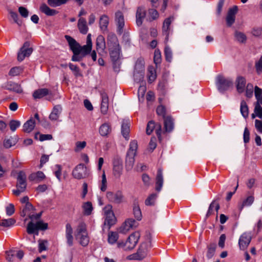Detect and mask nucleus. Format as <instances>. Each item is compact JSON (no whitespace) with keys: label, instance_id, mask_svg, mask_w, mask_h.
Masks as SVG:
<instances>
[{"label":"nucleus","instance_id":"f257e3e1","mask_svg":"<svg viewBox=\"0 0 262 262\" xmlns=\"http://www.w3.org/2000/svg\"><path fill=\"white\" fill-rule=\"evenodd\" d=\"M151 235L149 232H147L145 236V241L143 242L139 248L137 252L133 254L130 259L142 260L147 255L149 249L151 247Z\"/></svg>","mask_w":262,"mask_h":262},{"label":"nucleus","instance_id":"f03ea898","mask_svg":"<svg viewBox=\"0 0 262 262\" xmlns=\"http://www.w3.org/2000/svg\"><path fill=\"white\" fill-rule=\"evenodd\" d=\"M75 236L76 240L82 246H86L89 243L90 238L86 230V226L84 222H80L77 226Z\"/></svg>","mask_w":262,"mask_h":262},{"label":"nucleus","instance_id":"7ed1b4c3","mask_svg":"<svg viewBox=\"0 0 262 262\" xmlns=\"http://www.w3.org/2000/svg\"><path fill=\"white\" fill-rule=\"evenodd\" d=\"M138 148V143L136 140H133L130 142L129 148L127 151L126 160L125 167L127 170H131L134 165L135 157Z\"/></svg>","mask_w":262,"mask_h":262},{"label":"nucleus","instance_id":"20e7f679","mask_svg":"<svg viewBox=\"0 0 262 262\" xmlns=\"http://www.w3.org/2000/svg\"><path fill=\"white\" fill-rule=\"evenodd\" d=\"M140 237V233L138 231H136L128 236L125 243L118 242L117 243L118 247L119 248H123L124 250H132L136 246Z\"/></svg>","mask_w":262,"mask_h":262},{"label":"nucleus","instance_id":"39448f33","mask_svg":"<svg viewBox=\"0 0 262 262\" xmlns=\"http://www.w3.org/2000/svg\"><path fill=\"white\" fill-rule=\"evenodd\" d=\"M216 85L221 93L227 91L233 85V81L230 78H226L222 75H218L216 78Z\"/></svg>","mask_w":262,"mask_h":262},{"label":"nucleus","instance_id":"423d86ee","mask_svg":"<svg viewBox=\"0 0 262 262\" xmlns=\"http://www.w3.org/2000/svg\"><path fill=\"white\" fill-rule=\"evenodd\" d=\"M106 197L110 202L120 204L124 202V196L122 191H107Z\"/></svg>","mask_w":262,"mask_h":262},{"label":"nucleus","instance_id":"0eeeda50","mask_svg":"<svg viewBox=\"0 0 262 262\" xmlns=\"http://www.w3.org/2000/svg\"><path fill=\"white\" fill-rule=\"evenodd\" d=\"M254 94L257 99L255 104V112L257 113V117L262 119V89L255 86Z\"/></svg>","mask_w":262,"mask_h":262},{"label":"nucleus","instance_id":"6e6552de","mask_svg":"<svg viewBox=\"0 0 262 262\" xmlns=\"http://www.w3.org/2000/svg\"><path fill=\"white\" fill-rule=\"evenodd\" d=\"M72 175L74 178L79 180L88 177L89 172L86 167L83 164H80L74 169Z\"/></svg>","mask_w":262,"mask_h":262},{"label":"nucleus","instance_id":"1a4fd4ad","mask_svg":"<svg viewBox=\"0 0 262 262\" xmlns=\"http://www.w3.org/2000/svg\"><path fill=\"white\" fill-rule=\"evenodd\" d=\"M33 49L30 47V42L26 41L17 54V60L23 61L26 57H29L32 53Z\"/></svg>","mask_w":262,"mask_h":262},{"label":"nucleus","instance_id":"9d476101","mask_svg":"<svg viewBox=\"0 0 262 262\" xmlns=\"http://www.w3.org/2000/svg\"><path fill=\"white\" fill-rule=\"evenodd\" d=\"M138 224L133 219H128L119 228L118 231L123 234H126L130 229L136 228Z\"/></svg>","mask_w":262,"mask_h":262},{"label":"nucleus","instance_id":"9b49d317","mask_svg":"<svg viewBox=\"0 0 262 262\" xmlns=\"http://www.w3.org/2000/svg\"><path fill=\"white\" fill-rule=\"evenodd\" d=\"M251 238L250 233L245 232L243 233L238 241L239 249L242 250L246 249L251 242Z\"/></svg>","mask_w":262,"mask_h":262},{"label":"nucleus","instance_id":"f8f14e48","mask_svg":"<svg viewBox=\"0 0 262 262\" xmlns=\"http://www.w3.org/2000/svg\"><path fill=\"white\" fill-rule=\"evenodd\" d=\"M106 40L108 49L120 47L117 37L114 33L111 32L108 34Z\"/></svg>","mask_w":262,"mask_h":262},{"label":"nucleus","instance_id":"ddd939ff","mask_svg":"<svg viewBox=\"0 0 262 262\" xmlns=\"http://www.w3.org/2000/svg\"><path fill=\"white\" fill-rule=\"evenodd\" d=\"M16 186L17 188L26 190L27 187L26 175L23 171H19L18 173Z\"/></svg>","mask_w":262,"mask_h":262},{"label":"nucleus","instance_id":"4468645a","mask_svg":"<svg viewBox=\"0 0 262 262\" xmlns=\"http://www.w3.org/2000/svg\"><path fill=\"white\" fill-rule=\"evenodd\" d=\"M237 11V6H234L229 9L226 18L227 25L228 27L231 26L235 22V15Z\"/></svg>","mask_w":262,"mask_h":262},{"label":"nucleus","instance_id":"2eb2a0df","mask_svg":"<svg viewBox=\"0 0 262 262\" xmlns=\"http://www.w3.org/2000/svg\"><path fill=\"white\" fill-rule=\"evenodd\" d=\"M156 128V132L159 138H160L161 133V125L160 124H155V122L152 121H149L146 127V134L150 135L152 132L154 128Z\"/></svg>","mask_w":262,"mask_h":262},{"label":"nucleus","instance_id":"dca6fc26","mask_svg":"<svg viewBox=\"0 0 262 262\" xmlns=\"http://www.w3.org/2000/svg\"><path fill=\"white\" fill-rule=\"evenodd\" d=\"M115 21L118 26V32L121 34L123 32V28L124 26V19L122 13L117 11L115 14Z\"/></svg>","mask_w":262,"mask_h":262},{"label":"nucleus","instance_id":"f3484780","mask_svg":"<svg viewBox=\"0 0 262 262\" xmlns=\"http://www.w3.org/2000/svg\"><path fill=\"white\" fill-rule=\"evenodd\" d=\"M18 138L16 136L6 137L3 143L4 148L9 149L14 146L18 142Z\"/></svg>","mask_w":262,"mask_h":262},{"label":"nucleus","instance_id":"a211bd4d","mask_svg":"<svg viewBox=\"0 0 262 262\" xmlns=\"http://www.w3.org/2000/svg\"><path fill=\"white\" fill-rule=\"evenodd\" d=\"M101 111L103 114H106L108 108L109 99L107 94L105 92L101 93Z\"/></svg>","mask_w":262,"mask_h":262},{"label":"nucleus","instance_id":"6ab92c4d","mask_svg":"<svg viewBox=\"0 0 262 262\" xmlns=\"http://www.w3.org/2000/svg\"><path fill=\"white\" fill-rule=\"evenodd\" d=\"M146 16V10L144 8L139 7L137 8L136 11V24L138 26L142 25L143 20Z\"/></svg>","mask_w":262,"mask_h":262},{"label":"nucleus","instance_id":"aec40b11","mask_svg":"<svg viewBox=\"0 0 262 262\" xmlns=\"http://www.w3.org/2000/svg\"><path fill=\"white\" fill-rule=\"evenodd\" d=\"M35 208L31 204H26L23 210L20 211V215L24 217L26 215L29 218L33 217V213H34Z\"/></svg>","mask_w":262,"mask_h":262},{"label":"nucleus","instance_id":"412c9836","mask_svg":"<svg viewBox=\"0 0 262 262\" xmlns=\"http://www.w3.org/2000/svg\"><path fill=\"white\" fill-rule=\"evenodd\" d=\"M246 84V80L244 77L239 76L236 78L235 84L238 93H242L245 92Z\"/></svg>","mask_w":262,"mask_h":262},{"label":"nucleus","instance_id":"4be33fe9","mask_svg":"<svg viewBox=\"0 0 262 262\" xmlns=\"http://www.w3.org/2000/svg\"><path fill=\"white\" fill-rule=\"evenodd\" d=\"M65 38L68 41L70 49L73 52H77L80 51L79 48L80 45L74 38L68 35H66Z\"/></svg>","mask_w":262,"mask_h":262},{"label":"nucleus","instance_id":"5701e85b","mask_svg":"<svg viewBox=\"0 0 262 262\" xmlns=\"http://www.w3.org/2000/svg\"><path fill=\"white\" fill-rule=\"evenodd\" d=\"M173 17H169L166 18L163 23L162 26V33L166 36V38L167 39L169 33V26L172 22Z\"/></svg>","mask_w":262,"mask_h":262},{"label":"nucleus","instance_id":"b1692460","mask_svg":"<svg viewBox=\"0 0 262 262\" xmlns=\"http://www.w3.org/2000/svg\"><path fill=\"white\" fill-rule=\"evenodd\" d=\"M73 228L70 223H67L66 226V236L67 239V243L70 246L73 245Z\"/></svg>","mask_w":262,"mask_h":262},{"label":"nucleus","instance_id":"393cba45","mask_svg":"<svg viewBox=\"0 0 262 262\" xmlns=\"http://www.w3.org/2000/svg\"><path fill=\"white\" fill-rule=\"evenodd\" d=\"M45 178V175L42 171H38L37 172L32 173L29 176V180L30 181H35L37 183L43 181Z\"/></svg>","mask_w":262,"mask_h":262},{"label":"nucleus","instance_id":"a878e982","mask_svg":"<svg viewBox=\"0 0 262 262\" xmlns=\"http://www.w3.org/2000/svg\"><path fill=\"white\" fill-rule=\"evenodd\" d=\"M39 10L47 16H54L58 13V12L54 9L50 8L46 4H41Z\"/></svg>","mask_w":262,"mask_h":262},{"label":"nucleus","instance_id":"bb28decb","mask_svg":"<svg viewBox=\"0 0 262 262\" xmlns=\"http://www.w3.org/2000/svg\"><path fill=\"white\" fill-rule=\"evenodd\" d=\"M51 92L47 89H40L35 91L33 94L34 99H40L48 95H51Z\"/></svg>","mask_w":262,"mask_h":262},{"label":"nucleus","instance_id":"cd10ccee","mask_svg":"<svg viewBox=\"0 0 262 262\" xmlns=\"http://www.w3.org/2000/svg\"><path fill=\"white\" fill-rule=\"evenodd\" d=\"M77 26L81 33L83 34L87 33L89 29L85 18L80 17L78 20Z\"/></svg>","mask_w":262,"mask_h":262},{"label":"nucleus","instance_id":"c85d7f7f","mask_svg":"<svg viewBox=\"0 0 262 262\" xmlns=\"http://www.w3.org/2000/svg\"><path fill=\"white\" fill-rule=\"evenodd\" d=\"M163 178L162 174V170L161 169H159L156 177V190L157 191H160L161 190L163 185Z\"/></svg>","mask_w":262,"mask_h":262},{"label":"nucleus","instance_id":"c756f323","mask_svg":"<svg viewBox=\"0 0 262 262\" xmlns=\"http://www.w3.org/2000/svg\"><path fill=\"white\" fill-rule=\"evenodd\" d=\"M35 121L33 118L30 119L23 125V131L25 133H29L34 128Z\"/></svg>","mask_w":262,"mask_h":262},{"label":"nucleus","instance_id":"7c9ffc66","mask_svg":"<svg viewBox=\"0 0 262 262\" xmlns=\"http://www.w3.org/2000/svg\"><path fill=\"white\" fill-rule=\"evenodd\" d=\"M147 76L148 78V82L150 83H151L156 79V70L153 66L148 67Z\"/></svg>","mask_w":262,"mask_h":262},{"label":"nucleus","instance_id":"2f4dec72","mask_svg":"<svg viewBox=\"0 0 262 262\" xmlns=\"http://www.w3.org/2000/svg\"><path fill=\"white\" fill-rule=\"evenodd\" d=\"M6 86L7 90L17 93H21L23 91L20 85L15 82H10L7 84Z\"/></svg>","mask_w":262,"mask_h":262},{"label":"nucleus","instance_id":"473e14b6","mask_svg":"<svg viewBox=\"0 0 262 262\" xmlns=\"http://www.w3.org/2000/svg\"><path fill=\"white\" fill-rule=\"evenodd\" d=\"M62 110V108L60 105H57L53 107L52 112L50 115L49 118L51 120L56 121L57 120L59 116V115Z\"/></svg>","mask_w":262,"mask_h":262},{"label":"nucleus","instance_id":"72a5a7b5","mask_svg":"<svg viewBox=\"0 0 262 262\" xmlns=\"http://www.w3.org/2000/svg\"><path fill=\"white\" fill-rule=\"evenodd\" d=\"M110 54L112 60L113 61H116L120 57L121 52V48H116L112 49H108Z\"/></svg>","mask_w":262,"mask_h":262},{"label":"nucleus","instance_id":"f704fd0d","mask_svg":"<svg viewBox=\"0 0 262 262\" xmlns=\"http://www.w3.org/2000/svg\"><path fill=\"white\" fill-rule=\"evenodd\" d=\"M122 170L123 166L121 163L119 162L114 163L113 167V174L116 178H119L120 177L122 174Z\"/></svg>","mask_w":262,"mask_h":262},{"label":"nucleus","instance_id":"c9c22d12","mask_svg":"<svg viewBox=\"0 0 262 262\" xmlns=\"http://www.w3.org/2000/svg\"><path fill=\"white\" fill-rule=\"evenodd\" d=\"M111 132V125L106 123L102 124L99 128V133L102 136H106Z\"/></svg>","mask_w":262,"mask_h":262},{"label":"nucleus","instance_id":"e433bc0d","mask_svg":"<svg viewBox=\"0 0 262 262\" xmlns=\"http://www.w3.org/2000/svg\"><path fill=\"white\" fill-rule=\"evenodd\" d=\"M130 132L129 124L127 121L123 122L122 124L121 133L124 138L128 140Z\"/></svg>","mask_w":262,"mask_h":262},{"label":"nucleus","instance_id":"4c0bfd02","mask_svg":"<svg viewBox=\"0 0 262 262\" xmlns=\"http://www.w3.org/2000/svg\"><path fill=\"white\" fill-rule=\"evenodd\" d=\"M164 128L166 132H170L173 127V123L172 118L169 116L164 117Z\"/></svg>","mask_w":262,"mask_h":262},{"label":"nucleus","instance_id":"58836bf2","mask_svg":"<svg viewBox=\"0 0 262 262\" xmlns=\"http://www.w3.org/2000/svg\"><path fill=\"white\" fill-rule=\"evenodd\" d=\"M116 222V217L114 213H110L109 215H105V219L104 221V225H107L108 228L114 225Z\"/></svg>","mask_w":262,"mask_h":262},{"label":"nucleus","instance_id":"ea45409f","mask_svg":"<svg viewBox=\"0 0 262 262\" xmlns=\"http://www.w3.org/2000/svg\"><path fill=\"white\" fill-rule=\"evenodd\" d=\"M100 27L102 30L105 31L106 30L108 24V17L106 15H103L100 18Z\"/></svg>","mask_w":262,"mask_h":262},{"label":"nucleus","instance_id":"a19ab883","mask_svg":"<svg viewBox=\"0 0 262 262\" xmlns=\"http://www.w3.org/2000/svg\"><path fill=\"white\" fill-rule=\"evenodd\" d=\"M119 238V235L117 232L111 231L108 233V242L110 244H115Z\"/></svg>","mask_w":262,"mask_h":262},{"label":"nucleus","instance_id":"79ce46f5","mask_svg":"<svg viewBox=\"0 0 262 262\" xmlns=\"http://www.w3.org/2000/svg\"><path fill=\"white\" fill-rule=\"evenodd\" d=\"M254 200V196L251 195L249 196L245 199L243 203L239 205L238 208L240 210H242L245 206H250L252 204Z\"/></svg>","mask_w":262,"mask_h":262},{"label":"nucleus","instance_id":"37998d69","mask_svg":"<svg viewBox=\"0 0 262 262\" xmlns=\"http://www.w3.org/2000/svg\"><path fill=\"white\" fill-rule=\"evenodd\" d=\"M82 208L83 210V213L85 215H90L93 210L92 203L90 202H87L86 203H84L82 205Z\"/></svg>","mask_w":262,"mask_h":262},{"label":"nucleus","instance_id":"c03bdc74","mask_svg":"<svg viewBox=\"0 0 262 262\" xmlns=\"http://www.w3.org/2000/svg\"><path fill=\"white\" fill-rule=\"evenodd\" d=\"M97 49H101L104 50L105 48V42L104 38L102 35L98 36L96 39Z\"/></svg>","mask_w":262,"mask_h":262},{"label":"nucleus","instance_id":"a18cd8bd","mask_svg":"<svg viewBox=\"0 0 262 262\" xmlns=\"http://www.w3.org/2000/svg\"><path fill=\"white\" fill-rule=\"evenodd\" d=\"M16 222V221L13 219H5L0 221V226L5 227H9L13 225Z\"/></svg>","mask_w":262,"mask_h":262},{"label":"nucleus","instance_id":"49530a36","mask_svg":"<svg viewBox=\"0 0 262 262\" xmlns=\"http://www.w3.org/2000/svg\"><path fill=\"white\" fill-rule=\"evenodd\" d=\"M23 71V68L21 67H15L12 68L9 72V75L11 76H15L19 75Z\"/></svg>","mask_w":262,"mask_h":262},{"label":"nucleus","instance_id":"de8ad7c7","mask_svg":"<svg viewBox=\"0 0 262 262\" xmlns=\"http://www.w3.org/2000/svg\"><path fill=\"white\" fill-rule=\"evenodd\" d=\"M157 195L155 193H152L148 196L145 201V204L146 206L154 205Z\"/></svg>","mask_w":262,"mask_h":262},{"label":"nucleus","instance_id":"09e8293b","mask_svg":"<svg viewBox=\"0 0 262 262\" xmlns=\"http://www.w3.org/2000/svg\"><path fill=\"white\" fill-rule=\"evenodd\" d=\"M241 112L244 118L248 117L249 114L248 108L244 101H242L241 103Z\"/></svg>","mask_w":262,"mask_h":262},{"label":"nucleus","instance_id":"8fccbe9b","mask_svg":"<svg viewBox=\"0 0 262 262\" xmlns=\"http://www.w3.org/2000/svg\"><path fill=\"white\" fill-rule=\"evenodd\" d=\"M134 71H144V62L143 59H138L135 64Z\"/></svg>","mask_w":262,"mask_h":262},{"label":"nucleus","instance_id":"3c124183","mask_svg":"<svg viewBox=\"0 0 262 262\" xmlns=\"http://www.w3.org/2000/svg\"><path fill=\"white\" fill-rule=\"evenodd\" d=\"M148 14L149 15V20L152 21L158 19L159 17L158 12L155 9H150L148 10Z\"/></svg>","mask_w":262,"mask_h":262},{"label":"nucleus","instance_id":"603ef678","mask_svg":"<svg viewBox=\"0 0 262 262\" xmlns=\"http://www.w3.org/2000/svg\"><path fill=\"white\" fill-rule=\"evenodd\" d=\"M133 213L135 218L138 220L140 221L142 219V213L140 208L139 205H135L133 208Z\"/></svg>","mask_w":262,"mask_h":262},{"label":"nucleus","instance_id":"864d4df0","mask_svg":"<svg viewBox=\"0 0 262 262\" xmlns=\"http://www.w3.org/2000/svg\"><path fill=\"white\" fill-rule=\"evenodd\" d=\"M92 47L86 45L83 46H80L79 48L80 53L84 57L88 54L91 51Z\"/></svg>","mask_w":262,"mask_h":262},{"label":"nucleus","instance_id":"5fc2aeb1","mask_svg":"<svg viewBox=\"0 0 262 262\" xmlns=\"http://www.w3.org/2000/svg\"><path fill=\"white\" fill-rule=\"evenodd\" d=\"M235 37L236 39L240 42H245L247 40V37L246 35L241 32H236L235 33Z\"/></svg>","mask_w":262,"mask_h":262},{"label":"nucleus","instance_id":"6e6d98bb","mask_svg":"<svg viewBox=\"0 0 262 262\" xmlns=\"http://www.w3.org/2000/svg\"><path fill=\"white\" fill-rule=\"evenodd\" d=\"M144 71H134V80L137 82L142 81L144 78Z\"/></svg>","mask_w":262,"mask_h":262},{"label":"nucleus","instance_id":"4d7b16f0","mask_svg":"<svg viewBox=\"0 0 262 262\" xmlns=\"http://www.w3.org/2000/svg\"><path fill=\"white\" fill-rule=\"evenodd\" d=\"M246 96L248 98H251L253 94V85L252 84L249 83L245 88Z\"/></svg>","mask_w":262,"mask_h":262},{"label":"nucleus","instance_id":"13d9d810","mask_svg":"<svg viewBox=\"0 0 262 262\" xmlns=\"http://www.w3.org/2000/svg\"><path fill=\"white\" fill-rule=\"evenodd\" d=\"M216 248L215 244H210L208 247V250L207 252V256L208 258H211L213 257Z\"/></svg>","mask_w":262,"mask_h":262},{"label":"nucleus","instance_id":"bf43d9fd","mask_svg":"<svg viewBox=\"0 0 262 262\" xmlns=\"http://www.w3.org/2000/svg\"><path fill=\"white\" fill-rule=\"evenodd\" d=\"M37 230L36 224H34L32 221L30 222L27 226V232L28 234H31L34 233Z\"/></svg>","mask_w":262,"mask_h":262},{"label":"nucleus","instance_id":"052dcab7","mask_svg":"<svg viewBox=\"0 0 262 262\" xmlns=\"http://www.w3.org/2000/svg\"><path fill=\"white\" fill-rule=\"evenodd\" d=\"M154 60L155 63L157 66L161 62V55L159 50L156 49L154 52Z\"/></svg>","mask_w":262,"mask_h":262},{"label":"nucleus","instance_id":"680f3d73","mask_svg":"<svg viewBox=\"0 0 262 262\" xmlns=\"http://www.w3.org/2000/svg\"><path fill=\"white\" fill-rule=\"evenodd\" d=\"M214 208H215L216 211H217L220 208V205H219V203H217L214 201L212 202L210 204L209 207L208 211L207 213V216H209L212 213V210Z\"/></svg>","mask_w":262,"mask_h":262},{"label":"nucleus","instance_id":"e2e57ef3","mask_svg":"<svg viewBox=\"0 0 262 262\" xmlns=\"http://www.w3.org/2000/svg\"><path fill=\"white\" fill-rule=\"evenodd\" d=\"M69 68L74 73V75L76 77L81 76L82 75L80 73L79 68L73 64L72 63L69 64Z\"/></svg>","mask_w":262,"mask_h":262},{"label":"nucleus","instance_id":"0e129e2a","mask_svg":"<svg viewBox=\"0 0 262 262\" xmlns=\"http://www.w3.org/2000/svg\"><path fill=\"white\" fill-rule=\"evenodd\" d=\"M9 13L11 17L13 18L14 22L17 24L19 26H21L22 21L19 20L18 19V14L16 12L13 11L12 10H9Z\"/></svg>","mask_w":262,"mask_h":262},{"label":"nucleus","instance_id":"69168bd1","mask_svg":"<svg viewBox=\"0 0 262 262\" xmlns=\"http://www.w3.org/2000/svg\"><path fill=\"white\" fill-rule=\"evenodd\" d=\"M86 145L85 141H78L76 142L75 151L77 152L83 149Z\"/></svg>","mask_w":262,"mask_h":262},{"label":"nucleus","instance_id":"338daca9","mask_svg":"<svg viewBox=\"0 0 262 262\" xmlns=\"http://www.w3.org/2000/svg\"><path fill=\"white\" fill-rule=\"evenodd\" d=\"M20 125V122L17 120H12L9 123L10 129L14 132Z\"/></svg>","mask_w":262,"mask_h":262},{"label":"nucleus","instance_id":"774afa93","mask_svg":"<svg viewBox=\"0 0 262 262\" xmlns=\"http://www.w3.org/2000/svg\"><path fill=\"white\" fill-rule=\"evenodd\" d=\"M252 34L255 37H259L262 34L261 27H254L251 30Z\"/></svg>","mask_w":262,"mask_h":262}]
</instances>
